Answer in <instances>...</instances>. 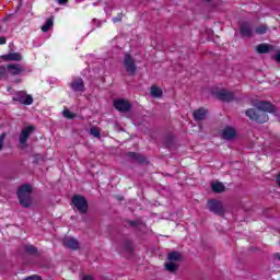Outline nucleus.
<instances>
[{
    "instance_id": "f257e3e1",
    "label": "nucleus",
    "mask_w": 280,
    "mask_h": 280,
    "mask_svg": "<svg viewBox=\"0 0 280 280\" xmlns=\"http://www.w3.org/2000/svg\"><path fill=\"white\" fill-rule=\"evenodd\" d=\"M256 108L247 109L245 115L253 119V121H257L258 124H266L268 121V116L266 113H277V107L266 101H260L255 104Z\"/></svg>"
},
{
    "instance_id": "f03ea898",
    "label": "nucleus",
    "mask_w": 280,
    "mask_h": 280,
    "mask_svg": "<svg viewBox=\"0 0 280 280\" xmlns=\"http://www.w3.org/2000/svg\"><path fill=\"white\" fill-rule=\"evenodd\" d=\"M18 198L22 207L30 209L32 207V186L28 184L22 185L18 189Z\"/></svg>"
},
{
    "instance_id": "7ed1b4c3",
    "label": "nucleus",
    "mask_w": 280,
    "mask_h": 280,
    "mask_svg": "<svg viewBox=\"0 0 280 280\" xmlns=\"http://www.w3.org/2000/svg\"><path fill=\"white\" fill-rule=\"evenodd\" d=\"M178 261H183V254L179 252H172L167 256L165 268L168 272H176L178 270Z\"/></svg>"
},
{
    "instance_id": "20e7f679",
    "label": "nucleus",
    "mask_w": 280,
    "mask_h": 280,
    "mask_svg": "<svg viewBox=\"0 0 280 280\" xmlns=\"http://www.w3.org/2000/svg\"><path fill=\"white\" fill-rule=\"evenodd\" d=\"M72 203L74 205L75 209L79 211V213H86L89 209V202L86 201V198L75 195L72 198Z\"/></svg>"
},
{
    "instance_id": "39448f33",
    "label": "nucleus",
    "mask_w": 280,
    "mask_h": 280,
    "mask_svg": "<svg viewBox=\"0 0 280 280\" xmlns=\"http://www.w3.org/2000/svg\"><path fill=\"white\" fill-rule=\"evenodd\" d=\"M122 67L128 75H135L137 73V63H135V59L130 55H125V59L122 61Z\"/></svg>"
},
{
    "instance_id": "423d86ee",
    "label": "nucleus",
    "mask_w": 280,
    "mask_h": 280,
    "mask_svg": "<svg viewBox=\"0 0 280 280\" xmlns=\"http://www.w3.org/2000/svg\"><path fill=\"white\" fill-rule=\"evenodd\" d=\"M208 209L212 213H215L217 215H222L224 213V208L222 207V202L211 199L208 201Z\"/></svg>"
},
{
    "instance_id": "0eeeda50",
    "label": "nucleus",
    "mask_w": 280,
    "mask_h": 280,
    "mask_svg": "<svg viewBox=\"0 0 280 280\" xmlns=\"http://www.w3.org/2000/svg\"><path fill=\"white\" fill-rule=\"evenodd\" d=\"M25 67L19 63H11L7 66V75H23Z\"/></svg>"
},
{
    "instance_id": "6e6552de",
    "label": "nucleus",
    "mask_w": 280,
    "mask_h": 280,
    "mask_svg": "<svg viewBox=\"0 0 280 280\" xmlns=\"http://www.w3.org/2000/svg\"><path fill=\"white\" fill-rule=\"evenodd\" d=\"M114 107L116 108V110H119V113H128V110H130L131 105L130 102H128L127 100H116L114 101Z\"/></svg>"
},
{
    "instance_id": "1a4fd4ad",
    "label": "nucleus",
    "mask_w": 280,
    "mask_h": 280,
    "mask_svg": "<svg viewBox=\"0 0 280 280\" xmlns=\"http://www.w3.org/2000/svg\"><path fill=\"white\" fill-rule=\"evenodd\" d=\"M14 100L15 102H20V104H25L26 106H30L34 103V98L32 97V95L23 92L18 93Z\"/></svg>"
},
{
    "instance_id": "9d476101",
    "label": "nucleus",
    "mask_w": 280,
    "mask_h": 280,
    "mask_svg": "<svg viewBox=\"0 0 280 280\" xmlns=\"http://www.w3.org/2000/svg\"><path fill=\"white\" fill-rule=\"evenodd\" d=\"M217 97L222 102H233V100H235V94H233V92H230L228 90H220L217 93Z\"/></svg>"
},
{
    "instance_id": "9b49d317",
    "label": "nucleus",
    "mask_w": 280,
    "mask_h": 280,
    "mask_svg": "<svg viewBox=\"0 0 280 280\" xmlns=\"http://www.w3.org/2000/svg\"><path fill=\"white\" fill-rule=\"evenodd\" d=\"M32 132H34V127L30 126L24 128L20 133V143L21 145H25L27 143V139L32 136Z\"/></svg>"
},
{
    "instance_id": "f8f14e48",
    "label": "nucleus",
    "mask_w": 280,
    "mask_h": 280,
    "mask_svg": "<svg viewBox=\"0 0 280 280\" xmlns=\"http://www.w3.org/2000/svg\"><path fill=\"white\" fill-rule=\"evenodd\" d=\"M70 86L72 91L77 93H84V80L77 78L71 83Z\"/></svg>"
},
{
    "instance_id": "ddd939ff",
    "label": "nucleus",
    "mask_w": 280,
    "mask_h": 280,
    "mask_svg": "<svg viewBox=\"0 0 280 280\" xmlns=\"http://www.w3.org/2000/svg\"><path fill=\"white\" fill-rule=\"evenodd\" d=\"M63 245L66 248H71L72 250H78V248H80V243H78V240L72 237H65Z\"/></svg>"
},
{
    "instance_id": "4468645a",
    "label": "nucleus",
    "mask_w": 280,
    "mask_h": 280,
    "mask_svg": "<svg viewBox=\"0 0 280 280\" xmlns=\"http://www.w3.org/2000/svg\"><path fill=\"white\" fill-rule=\"evenodd\" d=\"M192 117H194L195 121H202V119H205L207 117V109H205L202 107L195 109L192 113Z\"/></svg>"
},
{
    "instance_id": "2eb2a0df",
    "label": "nucleus",
    "mask_w": 280,
    "mask_h": 280,
    "mask_svg": "<svg viewBox=\"0 0 280 280\" xmlns=\"http://www.w3.org/2000/svg\"><path fill=\"white\" fill-rule=\"evenodd\" d=\"M4 60H10V61H15V62H21L23 60V56H21L20 52H11L8 55L2 56Z\"/></svg>"
},
{
    "instance_id": "dca6fc26",
    "label": "nucleus",
    "mask_w": 280,
    "mask_h": 280,
    "mask_svg": "<svg viewBox=\"0 0 280 280\" xmlns=\"http://www.w3.org/2000/svg\"><path fill=\"white\" fill-rule=\"evenodd\" d=\"M211 189L214 191V194H222V191H225L226 187L221 182H213L210 184Z\"/></svg>"
},
{
    "instance_id": "f3484780",
    "label": "nucleus",
    "mask_w": 280,
    "mask_h": 280,
    "mask_svg": "<svg viewBox=\"0 0 280 280\" xmlns=\"http://www.w3.org/2000/svg\"><path fill=\"white\" fill-rule=\"evenodd\" d=\"M273 47L269 44H259L256 46L257 54H269V51H272Z\"/></svg>"
},
{
    "instance_id": "a211bd4d",
    "label": "nucleus",
    "mask_w": 280,
    "mask_h": 280,
    "mask_svg": "<svg viewBox=\"0 0 280 280\" xmlns=\"http://www.w3.org/2000/svg\"><path fill=\"white\" fill-rule=\"evenodd\" d=\"M241 34L243 36H252L253 34V28L250 27V24L249 23H243L241 25Z\"/></svg>"
},
{
    "instance_id": "6ab92c4d",
    "label": "nucleus",
    "mask_w": 280,
    "mask_h": 280,
    "mask_svg": "<svg viewBox=\"0 0 280 280\" xmlns=\"http://www.w3.org/2000/svg\"><path fill=\"white\" fill-rule=\"evenodd\" d=\"M234 137H235V129L228 127L223 130V139L231 140V139H234Z\"/></svg>"
},
{
    "instance_id": "aec40b11",
    "label": "nucleus",
    "mask_w": 280,
    "mask_h": 280,
    "mask_svg": "<svg viewBox=\"0 0 280 280\" xmlns=\"http://www.w3.org/2000/svg\"><path fill=\"white\" fill-rule=\"evenodd\" d=\"M151 95L152 97H161L163 95V90L156 85H153L151 86Z\"/></svg>"
},
{
    "instance_id": "412c9836",
    "label": "nucleus",
    "mask_w": 280,
    "mask_h": 280,
    "mask_svg": "<svg viewBox=\"0 0 280 280\" xmlns=\"http://www.w3.org/2000/svg\"><path fill=\"white\" fill-rule=\"evenodd\" d=\"M51 27H54V20L48 19L46 23L42 26V32H48L51 30Z\"/></svg>"
},
{
    "instance_id": "4be33fe9",
    "label": "nucleus",
    "mask_w": 280,
    "mask_h": 280,
    "mask_svg": "<svg viewBox=\"0 0 280 280\" xmlns=\"http://www.w3.org/2000/svg\"><path fill=\"white\" fill-rule=\"evenodd\" d=\"M90 135H92V137H96V139H100V137L102 135V130L97 127H92L90 129Z\"/></svg>"
},
{
    "instance_id": "5701e85b",
    "label": "nucleus",
    "mask_w": 280,
    "mask_h": 280,
    "mask_svg": "<svg viewBox=\"0 0 280 280\" xmlns=\"http://www.w3.org/2000/svg\"><path fill=\"white\" fill-rule=\"evenodd\" d=\"M63 117H66V119H74L75 114L71 113L69 109H65L63 110Z\"/></svg>"
},
{
    "instance_id": "b1692460",
    "label": "nucleus",
    "mask_w": 280,
    "mask_h": 280,
    "mask_svg": "<svg viewBox=\"0 0 280 280\" xmlns=\"http://www.w3.org/2000/svg\"><path fill=\"white\" fill-rule=\"evenodd\" d=\"M8 78V68L5 66L0 67V79Z\"/></svg>"
},
{
    "instance_id": "393cba45",
    "label": "nucleus",
    "mask_w": 280,
    "mask_h": 280,
    "mask_svg": "<svg viewBox=\"0 0 280 280\" xmlns=\"http://www.w3.org/2000/svg\"><path fill=\"white\" fill-rule=\"evenodd\" d=\"M25 250H26V253H30L31 255H34L37 252L36 247H34V245L26 246Z\"/></svg>"
},
{
    "instance_id": "a878e982",
    "label": "nucleus",
    "mask_w": 280,
    "mask_h": 280,
    "mask_svg": "<svg viewBox=\"0 0 280 280\" xmlns=\"http://www.w3.org/2000/svg\"><path fill=\"white\" fill-rule=\"evenodd\" d=\"M267 31H268V27L262 25L256 28V34H266Z\"/></svg>"
},
{
    "instance_id": "bb28decb",
    "label": "nucleus",
    "mask_w": 280,
    "mask_h": 280,
    "mask_svg": "<svg viewBox=\"0 0 280 280\" xmlns=\"http://www.w3.org/2000/svg\"><path fill=\"white\" fill-rule=\"evenodd\" d=\"M4 141H5V133H1V136H0V152L3 150Z\"/></svg>"
},
{
    "instance_id": "cd10ccee",
    "label": "nucleus",
    "mask_w": 280,
    "mask_h": 280,
    "mask_svg": "<svg viewBox=\"0 0 280 280\" xmlns=\"http://www.w3.org/2000/svg\"><path fill=\"white\" fill-rule=\"evenodd\" d=\"M122 16L118 15L116 18H113V23H119L121 21Z\"/></svg>"
},
{
    "instance_id": "c85d7f7f",
    "label": "nucleus",
    "mask_w": 280,
    "mask_h": 280,
    "mask_svg": "<svg viewBox=\"0 0 280 280\" xmlns=\"http://www.w3.org/2000/svg\"><path fill=\"white\" fill-rule=\"evenodd\" d=\"M129 156H131V159H137V160H139V155H138L137 153H135V152H130V153H129Z\"/></svg>"
},
{
    "instance_id": "c756f323",
    "label": "nucleus",
    "mask_w": 280,
    "mask_h": 280,
    "mask_svg": "<svg viewBox=\"0 0 280 280\" xmlns=\"http://www.w3.org/2000/svg\"><path fill=\"white\" fill-rule=\"evenodd\" d=\"M5 43H7L5 37H0V45H5Z\"/></svg>"
},
{
    "instance_id": "7c9ffc66",
    "label": "nucleus",
    "mask_w": 280,
    "mask_h": 280,
    "mask_svg": "<svg viewBox=\"0 0 280 280\" xmlns=\"http://www.w3.org/2000/svg\"><path fill=\"white\" fill-rule=\"evenodd\" d=\"M68 0H58L59 5H65V3H67Z\"/></svg>"
},
{
    "instance_id": "2f4dec72",
    "label": "nucleus",
    "mask_w": 280,
    "mask_h": 280,
    "mask_svg": "<svg viewBox=\"0 0 280 280\" xmlns=\"http://www.w3.org/2000/svg\"><path fill=\"white\" fill-rule=\"evenodd\" d=\"M275 59L277 60V62H280V51H279L278 55L275 57Z\"/></svg>"
},
{
    "instance_id": "473e14b6",
    "label": "nucleus",
    "mask_w": 280,
    "mask_h": 280,
    "mask_svg": "<svg viewBox=\"0 0 280 280\" xmlns=\"http://www.w3.org/2000/svg\"><path fill=\"white\" fill-rule=\"evenodd\" d=\"M275 257L280 260V254H275Z\"/></svg>"
},
{
    "instance_id": "72a5a7b5",
    "label": "nucleus",
    "mask_w": 280,
    "mask_h": 280,
    "mask_svg": "<svg viewBox=\"0 0 280 280\" xmlns=\"http://www.w3.org/2000/svg\"><path fill=\"white\" fill-rule=\"evenodd\" d=\"M129 250H130V245H128V247H127Z\"/></svg>"
},
{
    "instance_id": "f704fd0d",
    "label": "nucleus",
    "mask_w": 280,
    "mask_h": 280,
    "mask_svg": "<svg viewBox=\"0 0 280 280\" xmlns=\"http://www.w3.org/2000/svg\"><path fill=\"white\" fill-rule=\"evenodd\" d=\"M205 1H211V0H205Z\"/></svg>"
}]
</instances>
